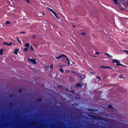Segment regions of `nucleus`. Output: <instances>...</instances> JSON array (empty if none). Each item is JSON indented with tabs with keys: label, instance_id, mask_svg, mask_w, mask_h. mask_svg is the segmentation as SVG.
<instances>
[{
	"label": "nucleus",
	"instance_id": "obj_9",
	"mask_svg": "<svg viewBox=\"0 0 128 128\" xmlns=\"http://www.w3.org/2000/svg\"><path fill=\"white\" fill-rule=\"evenodd\" d=\"M114 2V4H118V2L117 0H113Z\"/></svg>",
	"mask_w": 128,
	"mask_h": 128
},
{
	"label": "nucleus",
	"instance_id": "obj_30",
	"mask_svg": "<svg viewBox=\"0 0 128 128\" xmlns=\"http://www.w3.org/2000/svg\"><path fill=\"white\" fill-rule=\"evenodd\" d=\"M106 68H109L111 69H112V68H111V67H110V66H107Z\"/></svg>",
	"mask_w": 128,
	"mask_h": 128
},
{
	"label": "nucleus",
	"instance_id": "obj_44",
	"mask_svg": "<svg viewBox=\"0 0 128 128\" xmlns=\"http://www.w3.org/2000/svg\"><path fill=\"white\" fill-rule=\"evenodd\" d=\"M127 4L128 5V2H127Z\"/></svg>",
	"mask_w": 128,
	"mask_h": 128
},
{
	"label": "nucleus",
	"instance_id": "obj_46",
	"mask_svg": "<svg viewBox=\"0 0 128 128\" xmlns=\"http://www.w3.org/2000/svg\"><path fill=\"white\" fill-rule=\"evenodd\" d=\"M127 54H128V52Z\"/></svg>",
	"mask_w": 128,
	"mask_h": 128
},
{
	"label": "nucleus",
	"instance_id": "obj_4",
	"mask_svg": "<svg viewBox=\"0 0 128 128\" xmlns=\"http://www.w3.org/2000/svg\"><path fill=\"white\" fill-rule=\"evenodd\" d=\"M104 55L106 56L107 57L110 58H112V56L109 54L108 53H105L104 54Z\"/></svg>",
	"mask_w": 128,
	"mask_h": 128
},
{
	"label": "nucleus",
	"instance_id": "obj_39",
	"mask_svg": "<svg viewBox=\"0 0 128 128\" xmlns=\"http://www.w3.org/2000/svg\"><path fill=\"white\" fill-rule=\"evenodd\" d=\"M68 62V65H70V62L69 61Z\"/></svg>",
	"mask_w": 128,
	"mask_h": 128
},
{
	"label": "nucleus",
	"instance_id": "obj_34",
	"mask_svg": "<svg viewBox=\"0 0 128 128\" xmlns=\"http://www.w3.org/2000/svg\"><path fill=\"white\" fill-rule=\"evenodd\" d=\"M82 35H86V33L85 32H83L82 33Z\"/></svg>",
	"mask_w": 128,
	"mask_h": 128
},
{
	"label": "nucleus",
	"instance_id": "obj_43",
	"mask_svg": "<svg viewBox=\"0 0 128 128\" xmlns=\"http://www.w3.org/2000/svg\"><path fill=\"white\" fill-rule=\"evenodd\" d=\"M73 27H75V26H73Z\"/></svg>",
	"mask_w": 128,
	"mask_h": 128
},
{
	"label": "nucleus",
	"instance_id": "obj_41",
	"mask_svg": "<svg viewBox=\"0 0 128 128\" xmlns=\"http://www.w3.org/2000/svg\"><path fill=\"white\" fill-rule=\"evenodd\" d=\"M10 106H12L13 105V104L12 103H10Z\"/></svg>",
	"mask_w": 128,
	"mask_h": 128
},
{
	"label": "nucleus",
	"instance_id": "obj_28",
	"mask_svg": "<svg viewBox=\"0 0 128 128\" xmlns=\"http://www.w3.org/2000/svg\"><path fill=\"white\" fill-rule=\"evenodd\" d=\"M30 49L31 50H33V48H32V46H30Z\"/></svg>",
	"mask_w": 128,
	"mask_h": 128
},
{
	"label": "nucleus",
	"instance_id": "obj_32",
	"mask_svg": "<svg viewBox=\"0 0 128 128\" xmlns=\"http://www.w3.org/2000/svg\"><path fill=\"white\" fill-rule=\"evenodd\" d=\"M22 91V90L21 89L19 90H18V92H19V93H20V92H21Z\"/></svg>",
	"mask_w": 128,
	"mask_h": 128
},
{
	"label": "nucleus",
	"instance_id": "obj_5",
	"mask_svg": "<svg viewBox=\"0 0 128 128\" xmlns=\"http://www.w3.org/2000/svg\"><path fill=\"white\" fill-rule=\"evenodd\" d=\"M19 49L17 48H15L14 50V54H17V52H18Z\"/></svg>",
	"mask_w": 128,
	"mask_h": 128
},
{
	"label": "nucleus",
	"instance_id": "obj_18",
	"mask_svg": "<svg viewBox=\"0 0 128 128\" xmlns=\"http://www.w3.org/2000/svg\"><path fill=\"white\" fill-rule=\"evenodd\" d=\"M49 68L50 70H52L53 68L52 64H51Z\"/></svg>",
	"mask_w": 128,
	"mask_h": 128
},
{
	"label": "nucleus",
	"instance_id": "obj_14",
	"mask_svg": "<svg viewBox=\"0 0 128 128\" xmlns=\"http://www.w3.org/2000/svg\"><path fill=\"white\" fill-rule=\"evenodd\" d=\"M16 38L17 39V40L18 42L20 44H21V42H20V41L18 39V37H16Z\"/></svg>",
	"mask_w": 128,
	"mask_h": 128
},
{
	"label": "nucleus",
	"instance_id": "obj_11",
	"mask_svg": "<svg viewBox=\"0 0 128 128\" xmlns=\"http://www.w3.org/2000/svg\"><path fill=\"white\" fill-rule=\"evenodd\" d=\"M118 60L116 59L113 60H112V63H116Z\"/></svg>",
	"mask_w": 128,
	"mask_h": 128
},
{
	"label": "nucleus",
	"instance_id": "obj_15",
	"mask_svg": "<svg viewBox=\"0 0 128 128\" xmlns=\"http://www.w3.org/2000/svg\"><path fill=\"white\" fill-rule=\"evenodd\" d=\"M88 110L89 111L91 112H94L95 111L94 109H88Z\"/></svg>",
	"mask_w": 128,
	"mask_h": 128
},
{
	"label": "nucleus",
	"instance_id": "obj_10",
	"mask_svg": "<svg viewBox=\"0 0 128 128\" xmlns=\"http://www.w3.org/2000/svg\"><path fill=\"white\" fill-rule=\"evenodd\" d=\"M120 61L119 60H118L117 61V62H116V65L117 66H118L119 65H120V64H120Z\"/></svg>",
	"mask_w": 128,
	"mask_h": 128
},
{
	"label": "nucleus",
	"instance_id": "obj_31",
	"mask_svg": "<svg viewBox=\"0 0 128 128\" xmlns=\"http://www.w3.org/2000/svg\"><path fill=\"white\" fill-rule=\"evenodd\" d=\"M96 78L97 79H98V81H99L100 80V78L98 76Z\"/></svg>",
	"mask_w": 128,
	"mask_h": 128
},
{
	"label": "nucleus",
	"instance_id": "obj_33",
	"mask_svg": "<svg viewBox=\"0 0 128 128\" xmlns=\"http://www.w3.org/2000/svg\"><path fill=\"white\" fill-rule=\"evenodd\" d=\"M26 1L28 3H29L30 2V1L29 0H26Z\"/></svg>",
	"mask_w": 128,
	"mask_h": 128
},
{
	"label": "nucleus",
	"instance_id": "obj_35",
	"mask_svg": "<svg viewBox=\"0 0 128 128\" xmlns=\"http://www.w3.org/2000/svg\"><path fill=\"white\" fill-rule=\"evenodd\" d=\"M121 64V65H120V66H123L125 67H126V66H125V65H124L122 64Z\"/></svg>",
	"mask_w": 128,
	"mask_h": 128
},
{
	"label": "nucleus",
	"instance_id": "obj_17",
	"mask_svg": "<svg viewBox=\"0 0 128 128\" xmlns=\"http://www.w3.org/2000/svg\"><path fill=\"white\" fill-rule=\"evenodd\" d=\"M59 70L60 71V72L62 73L64 72V71L62 68H60Z\"/></svg>",
	"mask_w": 128,
	"mask_h": 128
},
{
	"label": "nucleus",
	"instance_id": "obj_26",
	"mask_svg": "<svg viewBox=\"0 0 128 128\" xmlns=\"http://www.w3.org/2000/svg\"><path fill=\"white\" fill-rule=\"evenodd\" d=\"M22 34H25V32L24 31L21 32H20V34H22Z\"/></svg>",
	"mask_w": 128,
	"mask_h": 128
},
{
	"label": "nucleus",
	"instance_id": "obj_12",
	"mask_svg": "<svg viewBox=\"0 0 128 128\" xmlns=\"http://www.w3.org/2000/svg\"><path fill=\"white\" fill-rule=\"evenodd\" d=\"M25 46L26 47H28L30 46V44L28 43H26L25 45Z\"/></svg>",
	"mask_w": 128,
	"mask_h": 128
},
{
	"label": "nucleus",
	"instance_id": "obj_16",
	"mask_svg": "<svg viewBox=\"0 0 128 128\" xmlns=\"http://www.w3.org/2000/svg\"><path fill=\"white\" fill-rule=\"evenodd\" d=\"M4 50L3 49H1L0 50V55H2V52Z\"/></svg>",
	"mask_w": 128,
	"mask_h": 128
},
{
	"label": "nucleus",
	"instance_id": "obj_36",
	"mask_svg": "<svg viewBox=\"0 0 128 128\" xmlns=\"http://www.w3.org/2000/svg\"><path fill=\"white\" fill-rule=\"evenodd\" d=\"M90 73L92 74H94L95 73V72H90Z\"/></svg>",
	"mask_w": 128,
	"mask_h": 128
},
{
	"label": "nucleus",
	"instance_id": "obj_40",
	"mask_svg": "<svg viewBox=\"0 0 128 128\" xmlns=\"http://www.w3.org/2000/svg\"><path fill=\"white\" fill-rule=\"evenodd\" d=\"M9 96L10 97H13V96L12 95H10Z\"/></svg>",
	"mask_w": 128,
	"mask_h": 128
},
{
	"label": "nucleus",
	"instance_id": "obj_1",
	"mask_svg": "<svg viewBox=\"0 0 128 128\" xmlns=\"http://www.w3.org/2000/svg\"><path fill=\"white\" fill-rule=\"evenodd\" d=\"M29 60L33 64H36V61L35 60L29 58Z\"/></svg>",
	"mask_w": 128,
	"mask_h": 128
},
{
	"label": "nucleus",
	"instance_id": "obj_21",
	"mask_svg": "<svg viewBox=\"0 0 128 128\" xmlns=\"http://www.w3.org/2000/svg\"><path fill=\"white\" fill-rule=\"evenodd\" d=\"M6 23L7 24H8L10 23V22L9 21H6Z\"/></svg>",
	"mask_w": 128,
	"mask_h": 128
},
{
	"label": "nucleus",
	"instance_id": "obj_47",
	"mask_svg": "<svg viewBox=\"0 0 128 128\" xmlns=\"http://www.w3.org/2000/svg\"><path fill=\"white\" fill-rule=\"evenodd\" d=\"M33 37H34V36H33Z\"/></svg>",
	"mask_w": 128,
	"mask_h": 128
},
{
	"label": "nucleus",
	"instance_id": "obj_38",
	"mask_svg": "<svg viewBox=\"0 0 128 128\" xmlns=\"http://www.w3.org/2000/svg\"><path fill=\"white\" fill-rule=\"evenodd\" d=\"M96 54H99V53L98 52H96Z\"/></svg>",
	"mask_w": 128,
	"mask_h": 128
},
{
	"label": "nucleus",
	"instance_id": "obj_6",
	"mask_svg": "<svg viewBox=\"0 0 128 128\" xmlns=\"http://www.w3.org/2000/svg\"><path fill=\"white\" fill-rule=\"evenodd\" d=\"M76 86L77 88H78L79 87H81L82 86V85L80 83H78L76 84Z\"/></svg>",
	"mask_w": 128,
	"mask_h": 128
},
{
	"label": "nucleus",
	"instance_id": "obj_2",
	"mask_svg": "<svg viewBox=\"0 0 128 128\" xmlns=\"http://www.w3.org/2000/svg\"><path fill=\"white\" fill-rule=\"evenodd\" d=\"M62 57H66V56L64 54H62L60 55L59 56H58V57H56L55 58L57 59H59L61 58Z\"/></svg>",
	"mask_w": 128,
	"mask_h": 128
},
{
	"label": "nucleus",
	"instance_id": "obj_19",
	"mask_svg": "<svg viewBox=\"0 0 128 128\" xmlns=\"http://www.w3.org/2000/svg\"><path fill=\"white\" fill-rule=\"evenodd\" d=\"M42 100V98H40L38 99L36 101L37 102H41Z\"/></svg>",
	"mask_w": 128,
	"mask_h": 128
},
{
	"label": "nucleus",
	"instance_id": "obj_45",
	"mask_svg": "<svg viewBox=\"0 0 128 128\" xmlns=\"http://www.w3.org/2000/svg\"><path fill=\"white\" fill-rule=\"evenodd\" d=\"M42 14H43V15H44V13H43V12H42Z\"/></svg>",
	"mask_w": 128,
	"mask_h": 128
},
{
	"label": "nucleus",
	"instance_id": "obj_22",
	"mask_svg": "<svg viewBox=\"0 0 128 128\" xmlns=\"http://www.w3.org/2000/svg\"><path fill=\"white\" fill-rule=\"evenodd\" d=\"M28 50V49L27 48H24V51L25 52H27Z\"/></svg>",
	"mask_w": 128,
	"mask_h": 128
},
{
	"label": "nucleus",
	"instance_id": "obj_7",
	"mask_svg": "<svg viewBox=\"0 0 128 128\" xmlns=\"http://www.w3.org/2000/svg\"><path fill=\"white\" fill-rule=\"evenodd\" d=\"M4 44H6L8 46H11L12 44V42H10V43H8L6 42V43H4Z\"/></svg>",
	"mask_w": 128,
	"mask_h": 128
},
{
	"label": "nucleus",
	"instance_id": "obj_13",
	"mask_svg": "<svg viewBox=\"0 0 128 128\" xmlns=\"http://www.w3.org/2000/svg\"><path fill=\"white\" fill-rule=\"evenodd\" d=\"M108 107L112 109L114 108L111 105H109L108 106Z\"/></svg>",
	"mask_w": 128,
	"mask_h": 128
},
{
	"label": "nucleus",
	"instance_id": "obj_42",
	"mask_svg": "<svg viewBox=\"0 0 128 128\" xmlns=\"http://www.w3.org/2000/svg\"><path fill=\"white\" fill-rule=\"evenodd\" d=\"M82 77V76H80V78H81Z\"/></svg>",
	"mask_w": 128,
	"mask_h": 128
},
{
	"label": "nucleus",
	"instance_id": "obj_25",
	"mask_svg": "<svg viewBox=\"0 0 128 128\" xmlns=\"http://www.w3.org/2000/svg\"><path fill=\"white\" fill-rule=\"evenodd\" d=\"M128 50H123V51L124 52H126V54L127 53V52H128Z\"/></svg>",
	"mask_w": 128,
	"mask_h": 128
},
{
	"label": "nucleus",
	"instance_id": "obj_3",
	"mask_svg": "<svg viewBox=\"0 0 128 128\" xmlns=\"http://www.w3.org/2000/svg\"><path fill=\"white\" fill-rule=\"evenodd\" d=\"M52 13L54 14L55 17L58 19H59V18L57 14H56V13L54 12V11L52 12Z\"/></svg>",
	"mask_w": 128,
	"mask_h": 128
},
{
	"label": "nucleus",
	"instance_id": "obj_24",
	"mask_svg": "<svg viewBox=\"0 0 128 128\" xmlns=\"http://www.w3.org/2000/svg\"><path fill=\"white\" fill-rule=\"evenodd\" d=\"M90 117H92L94 118H96V117L92 115H90Z\"/></svg>",
	"mask_w": 128,
	"mask_h": 128
},
{
	"label": "nucleus",
	"instance_id": "obj_27",
	"mask_svg": "<svg viewBox=\"0 0 128 128\" xmlns=\"http://www.w3.org/2000/svg\"><path fill=\"white\" fill-rule=\"evenodd\" d=\"M119 77L120 78H122L123 77L122 75H120V76H119Z\"/></svg>",
	"mask_w": 128,
	"mask_h": 128
},
{
	"label": "nucleus",
	"instance_id": "obj_20",
	"mask_svg": "<svg viewBox=\"0 0 128 128\" xmlns=\"http://www.w3.org/2000/svg\"><path fill=\"white\" fill-rule=\"evenodd\" d=\"M100 68H106L107 66H101Z\"/></svg>",
	"mask_w": 128,
	"mask_h": 128
},
{
	"label": "nucleus",
	"instance_id": "obj_37",
	"mask_svg": "<svg viewBox=\"0 0 128 128\" xmlns=\"http://www.w3.org/2000/svg\"><path fill=\"white\" fill-rule=\"evenodd\" d=\"M66 59L68 62L69 61V60L68 58H66Z\"/></svg>",
	"mask_w": 128,
	"mask_h": 128
},
{
	"label": "nucleus",
	"instance_id": "obj_29",
	"mask_svg": "<svg viewBox=\"0 0 128 128\" xmlns=\"http://www.w3.org/2000/svg\"><path fill=\"white\" fill-rule=\"evenodd\" d=\"M57 87L58 88H60L61 87H62V86L60 85H59L57 86Z\"/></svg>",
	"mask_w": 128,
	"mask_h": 128
},
{
	"label": "nucleus",
	"instance_id": "obj_23",
	"mask_svg": "<svg viewBox=\"0 0 128 128\" xmlns=\"http://www.w3.org/2000/svg\"><path fill=\"white\" fill-rule=\"evenodd\" d=\"M71 72L72 73L75 74H77L78 75V74L77 73H76L74 72V71H72Z\"/></svg>",
	"mask_w": 128,
	"mask_h": 128
},
{
	"label": "nucleus",
	"instance_id": "obj_8",
	"mask_svg": "<svg viewBox=\"0 0 128 128\" xmlns=\"http://www.w3.org/2000/svg\"><path fill=\"white\" fill-rule=\"evenodd\" d=\"M47 9L50 11L52 13L54 12V10L51 8H49L48 7H47Z\"/></svg>",
	"mask_w": 128,
	"mask_h": 128
}]
</instances>
